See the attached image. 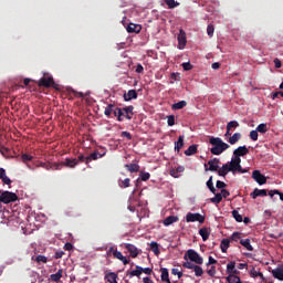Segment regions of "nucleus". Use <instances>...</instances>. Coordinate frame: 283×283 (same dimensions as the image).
<instances>
[{
	"label": "nucleus",
	"mask_w": 283,
	"mask_h": 283,
	"mask_svg": "<svg viewBox=\"0 0 283 283\" xmlns=\"http://www.w3.org/2000/svg\"><path fill=\"white\" fill-rule=\"evenodd\" d=\"M209 143L210 145H212V147L210 148V153L212 154V156H220L221 154H224V151H227L229 147H231L220 137H211L209 139Z\"/></svg>",
	"instance_id": "f257e3e1"
},
{
	"label": "nucleus",
	"mask_w": 283,
	"mask_h": 283,
	"mask_svg": "<svg viewBox=\"0 0 283 283\" xmlns=\"http://www.w3.org/2000/svg\"><path fill=\"white\" fill-rule=\"evenodd\" d=\"M19 200V196L14 192H10L8 190L0 191V202L3 205H10V202H17Z\"/></svg>",
	"instance_id": "f03ea898"
},
{
	"label": "nucleus",
	"mask_w": 283,
	"mask_h": 283,
	"mask_svg": "<svg viewBox=\"0 0 283 283\" xmlns=\"http://www.w3.org/2000/svg\"><path fill=\"white\" fill-rule=\"evenodd\" d=\"M185 258H188V260H190V262H195V264H202L205 262V259H202L196 250H188Z\"/></svg>",
	"instance_id": "7ed1b4c3"
},
{
	"label": "nucleus",
	"mask_w": 283,
	"mask_h": 283,
	"mask_svg": "<svg viewBox=\"0 0 283 283\" xmlns=\"http://www.w3.org/2000/svg\"><path fill=\"white\" fill-rule=\"evenodd\" d=\"M241 163H242L241 158L232 157L231 161H228L227 165H229L230 171L232 174H235L242 166Z\"/></svg>",
	"instance_id": "20e7f679"
},
{
	"label": "nucleus",
	"mask_w": 283,
	"mask_h": 283,
	"mask_svg": "<svg viewBox=\"0 0 283 283\" xmlns=\"http://www.w3.org/2000/svg\"><path fill=\"white\" fill-rule=\"evenodd\" d=\"M186 221L187 222H199L200 224H202V222H205V216H202L200 213L188 212L186 216Z\"/></svg>",
	"instance_id": "39448f33"
},
{
	"label": "nucleus",
	"mask_w": 283,
	"mask_h": 283,
	"mask_svg": "<svg viewBox=\"0 0 283 283\" xmlns=\"http://www.w3.org/2000/svg\"><path fill=\"white\" fill-rule=\"evenodd\" d=\"M187 46V33L182 29L179 30L178 34V50H185Z\"/></svg>",
	"instance_id": "423d86ee"
},
{
	"label": "nucleus",
	"mask_w": 283,
	"mask_h": 283,
	"mask_svg": "<svg viewBox=\"0 0 283 283\" xmlns=\"http://www.w3.org/2000/svg\"><path fill=\"white\" fill-rule=\"evenodd\" d=\"M57 165H60V169H63V167H69L70 169H74V167H76V165H78V159L66 158L64 161L59 163Z\"/></svg>",
	"instance_id": "0eeeda50"
},
{
	"label": "nucleus",
	"mask_w": 283,
	"mask_h": 283,
	"mask_svg": "<svg viewBox=\"0 0 283 283\" xmlns=\"http://www.w3.org/2000/svg\"><path fill=\"white\" fill-rule=\"evenodd\" d=\"M209 168H207V164L205 165L206 171H218L220 169V159L213 158L208 161Z\"/></svg>",
	"instance_id": "6e6552de"
},
{
	"label": "nucleus",
	"mask_w": 283,
	"mask_h": 283,
	"mask_svg": "<svg viewBox=\"0 0 283 283\" xmlns=\"http://www.w3.org/2000/svg\"><path fill=\"white\" fill-rule=\"evenodd\" d=\"M252 178L258 182V185H266V177L260 172V170H254L252 172Z\"/></svg>",
	"instance_id": "1a4fd4ad"
},
{
	"label": "nucleus",
	"mask_w": 283,
	"mask_h": 283,
	"mask_svg": "<svg viewBox=\"0 0 283 283\" xmlns=\"http://www.w3.org/2000/svg\"><path fill=\"white\" fill-rule=\"evenodd\" d=\"M40 167H42L43 169H46V171H50L51 169H52L53 171H59V170H61V165H60V164H56V163L52 164V163H50V161H48V163H41V164H40Z\"/></svg>",
	"instance_id": "9d476101"
},
{
	"label": "nucleus",
	"mask_w": 283,
	"mask_h": 283,
	"mask_svg": "<svg viewBox=\"0 0 283 283\" xmlns=\"http://www.w3.org/2000/svg\"><path fill=\"white\" fill-rule=\"evenodd\" d=\"M251 198L255 200L256 198H264V196H269V190L268 189H258L255 188L251 193Z\"/></svg>",
	"instance_id": "9b49d317"
},
{
	"label": "nucleus",
	"mask_w": 283,
	"mask_h": 283,
	"mask_svg": "<svg viewBox=\"0 0 283 283\" xmlns=\"http://www.w3.org/2000/svg\"><path fill=\"white\" fill-rule=\"evenodd\" d=\"M38 85L39 87H52V85H54V78L52 76L42 77L39 80Z\"/></svg>",
	"instance_id": "f8f14e48"
},
{
	"label": "nucleus",
	"mask_w": 283,
	"mask_h": 283,
	"mask_svg": "<svg viewBox=\"0 0 283 283\" xmlns=\"http://www.w3.org/2000/svg\"><path fill=\"white\" fill-rule=\"evenodd\" d=\"M124 248L128 251L132 258H138V254L140 253L138 251V248L132 243H125Z\"/></svg>",
	"instance_id": "ddd939ff"
},
{
	"label": "nucleus",
	"mask_w": 283,
	"mask_h": 283,
	"mask_svg": "<svg viewBox=\"0 0 283 283\" xmlns=\"http://www.w3.org/2000/svg\"><path fill=\"white\" fill-rule=\"evenodd\" d=\"M106 154H107L106 151L104 153L94 151L93 154L86 157V165H90L92 160H98V158H103L104 156H106Z\"/></svg>",
	"instance_id": "4468645a"
},
{
	"label": "nucleus",
	"mask_w": 283,
	"mask_h": 283,
	"mask_svg": "<svg viewBox=\"0 0 283 283\" xmlns=\"http://www.w3.org/2000/svg\"><path fill=\"white\" fill-rule=\"evenodd\" d=\"M126 30L129 34H138L143 30V27L140 24L129 23Z\"/></svg>",
	"instance_id": "2eb2a0df"
},
{
	"label": "nucleus",
	"mask_w": 283,
	"mask_h": 283,
	"mask_svg": "<svg viewBox=\"0 0 283 283\" xmlns=\"http://www.w3.org/2000/svg\"><path fill=\"white\" fill-rule=\"evenodd\" d=\"M249 154V148L247 146H240L233 151V157L234 158H240L241 156H247Z\"/></svg>",
	"instance_id": "dca6fc26"
},
{
	"label": "nucleus",
	"mask_w": 283,
	"mask_h": 283,
	"mask_svg": "<svg viewBox=\"0 0 283 283\" xmlns=\"http://www.w3.org/2000/svg\"><path fill=\"white\" fill-rule=\"evenodd\" d=\"M227 273L229 275H240V271L235 270V261H231L227 264Z\"/></svg>",
	"instance_id": "f3484780"
},
{
	"label": "nucleus",
	"mask_w": 283,
	"mask_h": 283,
	"mask_svg": "<svg viewBox=\"0 0 283 283\" xmlns=\"http://www.w3.org/2000/svg\"><path fill=\"white\" fill-rule=\"evenodd\" d=\"M138 98V92L136 90H129L127 93H124V101L129 102Z\"/></svg>",
	"instance_id": "a211bd4d"
},
{
	"label": "nucleus",
	"mask_w": 283,
	"mask_h": 283,
	"mask_svg": "<svg viewBox=\"0 0 283 283\" xmlns=\"http://www.w3.org/2000/svg\"><path fill=\"white\" fill-rule=\"evenodd\" d=\"M199 235H201L203 242H207V240H209V237L211 235V228L199 229Z\"/></svg>",
	"instance_id": "6ab92c4d"
},
{
	"label": "nucleus",
	"mask_w": 283,
	"mask_h": 283,
	"mask_svg": "<svg viewBox=\"0 0 283 283\" xmlns=\"http://www.w3.org/2000/svg\"><path fill=\"white\" fill-rule=\"evenodd\" d=\"M0 180L3 182V185H12V180L9 179L4 168H0Z\"/></svg>",
	"instance_id": "aec40b11"
},
{
	"label": "nucleus",
	"mask_w": 283,
	"mask_h": 283,
	"mask_svg": "<svg viewBox=\"0 0 283 283\" xmlns=\"http://www.w3.org/2000/svg\"><path fill=\"white\" fill-rule=\"evenodd\" d=\"M122 111L124 112V117L127 118L128 120H132V117L134 116V107L132 105L126 106L122 108Z\"/></svg>",
	"instance_id": "412c9836"
},
{
	"label": "nucleus",
	"mask_w": 283,
	"mask_h": 283,
	"mask_svg": "<svg viewBox=\"0 0 283 283\" xmlns=\"http://www.w3.org/2000/svg\"><path fill=\"white\" fill-rule=\"evenodd\" d=\"M230 168L228 164H224L221 168H218L217 172L218 176H221V178H227V175L229 174Z\"/></svg>",
	"instance_id": "4be33fe9"
},
{
	"label": "nucleus",
	"mask_w": 283,
	"mask_h": 283,
	"mask_svg": "<svg viewBox=\"0 0 283 283\" xmlns=\"http://www.w3.org/2000/svg\"><path fill=\"white\" fill-rule=\"evenodd\" d=\"M113 114L119 123H122L123 118L125 117V112H123V108L119 107H115Z\"/></svg>",
	"instance_id": "5701e85b"
},
{
	"label": "nucleus",
	"mask_w": 283,
	"mask_h": 283,
	"mask_svg": "<svg viewBox=\"0 0 283 283\" xmlns=\"http://www.w3.org/2000/svg\"><path fill=\"white\" fill-rule=\"evenodd\" d=\"M273 277L283 282V268H276L272 271Z\"/></svg>",
	"instance_id": "b1692460"
},
{
	"label": "nucleus",
	"mask_w": 283,
	"mask_h": 283,
	"mask_svg": "<svg viewBox=\"0 0 283 283\" xmlns=\"http://www.w3.org/2000/svg\"><path fill=\"white\" fill-rule=\"evenodd\" d=\"M125 167L130 174H138V171H140V166L138 164H127Z\"/></svg>",
	"instance_id": "393cba45"
},
{
	"label": "nucleus",
	"mask_w": 283,
	"mask_h": 283,
	"mask_svg": "<svg viewBox=\"0 0 283 283\" xmlns=\"http://www.w3.org/2000/svg\"><path fill=\"white\" fill-rule=\"evenodd\" d=\"M105 280H107V282L109 283H118V274L114 273V272H109L105 274Z\"/></svg>",
	"instance_id": "a878e982"
},
{
	"label": "nucleus",
	"mask_w": 283,
	"mask_h": 283,
	"mask_svg": "<svg viewBox=\"0 0 283 283\" xmlns=\"http://www.w3.org/2000/svg\"><path fill=\"white\" fill-rule=\"evenodd\" d=\"M242 138V134L240 133H234L232 136L229 137L228 143L230 145H235L239 143V140Z\"/></svg>",
	"instance_id": "bb28decb"
},
{
	"label": "nucleus",
	"mask_w": 283,
	"mask_h": 283,
	"mask_svg": "<svg viewBox=\"0 0 283 283\" xmlns=\"http://www.w3.org/2000/svg\"><path fill=\"white\" fill-rule=\"evenodd\" d=\"M195 154H198V145L193 144L188 147V149L185 150L186 156H193Z\"/></svg>",
	"instance_id": "cd10ccee"
},
{
	"label": "nucleus",
	"mask_w": 283,
	"mask_h": 283,
	"mask_svg": "<svg viewBox=\"0 0 283 283\" xmlns=\"http://www.w3.org/2000/svg\"><path fill=\"white\" fill-rule=\"evenodd\" d=\"M128 273L130 277H140V275H143V268L139 265H136V270H133Z\"/></svg>",
	"instance_id": "c85d7f7f"
},
{
	"label": "nucleus",
	"mask_w": 283,
	"mask_h": 283,
	"mask_svg": "<svg viewBox=\"0 0 283 283\" xmlns=\"http://www.w3.org/2000/svg\"><path fill=\"white\" fill-rule=\"evenodd\" d=\"M240 244L244 247L248 251H253V245H251V239H241Z\"/></svg>",
	"instance_id": "c756f323"
},
{
	"label": "nucleus",
	"mask_w": 283,
	"mask_h": 283,
	"mask_svg": "<svg viewBox=\"0 0 283 283\" xmlns=\"http://www.w3.org/2000/svg\"><path fill=\"white\" fill-rule=\"evenodd\" d=\"M161 282H167V283H171V281H169V270H167V268H161Z\"/></svg>",
	"instance_id": "7c9ffc66"
},
{
	"label": "nucleus",
	"mask_w": 283,
	"mask_h": 283,
	"mask_svg": "<svg viewBox=\"0 0 283 283\" xmlns=\"http://www.w3.org/2000/svg\"><path fill=\"white\" fill-rule=\"evenodd\" d=\"M115 108L116 106L114 104H108L104 111L105 116H107V118H112V114H114Z\"/></svg>",
	"instance_id": "2f4dec72"
},
{
	"label": "nucleus",
	"mask_w": 283,
	"mask_h": 283,
	"mask_svg": "<svg viewBox=\"0 0 283 283\" xmlns=\"http://www.w3.org/2000/svg\"><path fill=\"white\" fill-rule=\"evenodd\" d=\"M226 280L229 283H242V280H240V276L234 274H229Z\"/></svg>",
	"instance_id": "473e14b6"
},
{
	"label": "nucleus",
	"mask_w": 283,
	"mask_h": 283,
	"mask_svg": "<svg viewBox=\"0 0 283 283\" xmlns=\"http://www.w3.org/2000/svg\"><path fill=\"white\" fill-rule=\"evenodd\" d=\"M63 277V269H60L55 274H51L52 282H59Z\"/></svg>",
	"instance_id": "72a5a7b5"
},
{
	"label": "nucleus",
	"mask_w": 283,
	"mask_h": 283,
	"mask_svg": "<svg viewBox=\"0 0 283 283\" xmlns=\"http://www.w3.org/2000/svg\"><path fill=\"white\" fill-rule=\"evenodd\" d=\"M178 221V217L169 216L164 220L165 227H169V224H174V222Z\"/></svg>",
	"instance_id": "f704fd0d"
},
{
	"label": "nucleus",
	"mask_w": 283,
	"mask_h": 283,
	"mask_svg": "<svg viewBox=\"0 0 283 283\" xmlns=\"http://www.w3.org/2000/svg\"><path fill=\"white\" fill-rule=\"evenodd\" d=\"M213 205H220L222 202V193H216L214 197L210 199Z\"/></svg>",
	"instance_id": "c9c22d12"
},
{
	"label": "nucleus",
	"mask_w": 283,
	"mask_h": 283,
	"mask_svg": "<svg viewBox=\"0 0 283 283\" xmlns=\"http://www.w3.org/2000/svg\"><path fill=\"white\" fill-rule=\"evenodd\" d=\"M221 251H222V253H227V250L229 249V247H230V241H229V239H223L222 241H221Z\"/></svg>",
	"instance_id": "e433bc0d"
},
{
	"label": "nucleus",
	"mask_w": 283,
	"mask_h": 283,
	"mask_svg": "<svg viewBox=\"0 0 283 283\" xmlns=\"http://www.w3.org/2000/svg\"><path fill=\"white\" fill-rule=\"evenodd\" d=\"M206 185L211 193H216V187L213 186V176H210Z\"/></svg>",
	"instance_id": "4c0bfd02"
},
{
	"label": "nucleus",
	"mask_w": 283,
	"mask_h": 283,
	"mask_svg": "<svg viewBox=\"0 0 283 283\" xmlns=\"http://www.w3.org/2000/svg\"><path fill=\"white\" fill-rule=\"evenodd\" d=\"M192 271L195 272V275L197 277H201V275L205 273V271L202 270V266L200 265H195Z\"/></svg>",
	"instance_id": "58836bf2"
},
{
	"label": "nucleus",
	"mask_w": 283,
	"mask_h": 283,
	"mask_svg": "<svg viewBox=\"0 0 283 283\" xmlns=\"http://www.w3.org/2000/svg\"><path fill=\"white\" fill-rule=\"evenodd\" d=\"M150 251H153V253H155V255H159L160 254V249L158 248V243L157 242H151L150 243Z\"/></svg>",
	"instance_id": "ea45409f"
},
{
	"label": "nucleus",
	"mask_w": 283,
	"mask_h": 283,
	"mask_svg": "<svg viewBox=\"0 0 283 283\" xmlns=\"http://www.w3.org/2000/svg\"><path fill=\"white\" fill-rule=\"evenodd\" d=\"M240 127V123L238 120H231L227 124L226 129H238Z\"/></svg>",
	"instance_id": "a19ab883"
},
{
	"label": "nucleus",
	"mask_w": 283,
	"mask_h": 283,
	"mask_svg": "<svg viewBox=\"0 0 283 283\" xmlns=\"http://www.w3.org/2000/svg\"><path fill=\"white\" fill-rule=\"evenodd\" d=\"M259 134H266L269 132V127H266V124L262 123L255 128Z\"/></svg>",
	"instance_id": "79ce46f5"
},
{
	"label": "nucleus",
	"mask_w": 283,
	"mask_h": 283,
	"mask_svg": "<svg viewBox=\"0 0 283 283\" xmlns=\"http://www.w3.org/2000/svg\"><path fill=\"white\" fill-rule=\"evenodd\" d=\"M132 180L129 178H126L124 180H120L118 186L122 188V189H127L130 185Z\"/></svg>",
	"instance_id": "37998d69"
},
{
	"label": "nucleus",
	"mask_w": 283,
	"mask_h": 283,
	"mask_svg": "<svg viewBox=\"0 0 283 283\" xmlns=\"http://www.w3.org/2000/svg\"><path fill=\"white\" fill-rule=\"evenodd\" d=\"M139 178L143 180V182H147V180L151 178V175L149 172L140 171Z\"/></svg>",
	"instance_id": "c03bdc74"
},
{
	"label": "nucleus",
	"mask_w": 283,
	"mask_h": 283,
	"mask_svg": "<svg viewBox=\"0 0 283 283\" xmlns=\"http://www.w3.org/2000/svg\"><path fill=\"white\" fill-rule=\"evenodd\" d=\"M35 262H38V264H41V262L42 264H48V256L39 254L35 258Z\"/></svg>",
	"instance_id": "a18cd8bd"
},
{
	"label": "nucleus",
	"mask_w": 283,
	"mask_h": 283,
	"mask_svg": "<svg viewBox=\"0 0 283 283\" xmlns=\"http://www.w3.org/2000/svg\"><path fill=\"white\" fill-rule=\"evenodd\" d=\"M269 196L270 198H273V196H280V200L283 201V193L280 190H270Z\"/></svg>",
	"instance_id": "49530a36"
},
{
	"label": "nucleus",
	"mask_w": 283,
	"mask_h": 283,
	"mask_svg": "<svg viewBox=\"0 0 283 283\" xmlns=\"http://www.w3.org/2000/svg\"><path fill=\"white\" fill-rule=\"evenodd\" d=\"M232 216L237 222H242V220H243L242 214H240V212L238 210H233Z\"/></svg>",
	"instance_id": "de8ad7c7"
},
{
	"label": "nucleus",
	"mask_w": 283,
	"mask_h": 283,
	"mask_svg": "<svg viewBox=\"0 0 283 283\" xmlns=\"http://www.w3.org/2000/svg\"><path fill=\"white\" fill-rule=\"evenodd\" d=\"M164 2L166 3V6H168V8L174 9L178 7V2H176V0H164Z\"/></svg>",
	"instance_id": "09e8293b"
},
{
	"label": "nucleus",
	"mask_w": 283,
	"mask_h": 283,
	"mask_svg": "<svg viewBox=\"0 0 283 283\" xmlns=\"http://www.w3.org/2000/svg\"><path fill=\"white\" fill-rule=\"evenodd\" d=\"M230 240H232L233 242H238V240H242V233L233 232L232 235L230 237Z\"/></svg>",
	"instance_id": "8fccbe9b"
},
{
	"label": "nucleus",
	"mask_w": 283,
	"mask_h": 283,
	"mask_svg": "<svg viewBox=\"0 0 283 283\" xmlns=\"http://www.w3.org/2000/svg\"><path fill=\"white\" fill-rule=\"evenodd\" d=\"M250 275L251 277H260V275H262V272H260V270H256L255 268H252L250 271Z\"/></svg>",
	"instance_id": "3c124183"
},
{
	"label": "nucleus",
	"mask_w": 283,
	"mask_h": 283,
	"mask_svg": "<svg viewBox=\"0 0 283 283\" xmlns=\"http://www.w3.org/2000/svg\"><path fill=\"white\" fill-rule=\"evenodd\" d=\"M167 123L169 127H174V125H176V117L174 115L168 116Z\"/></svg>",
	"instance_id": "603ef678"
},
{
	"label": "nucleus",
	"mask_w": 283,
	"mask_h": 283,
	"mask_svg": "<svg viewBox=\"0 0 283 283\" xmlns=\"http://www.w3.org/2000/svg\"><path fill=\"white\" fill-rule=\"evenodd\" d=\"M34 157H32V155H28V154H22L21 156V160L22 163H30V160H32Z\"/></svg>",
	"instance_id": "864d4df0"
},
{
	"label": "nucleus",
	"mask_w": 283,
	"mask_h": 283,
	"mask_svg": "<svg viewBox=\"0 0 283 283\" xmlns=\"http://www.w3.org/2000/svg\"><path fill=\"white\" fill-rule=\"evenodd\" d=\"M181 66L184 67L185 72H189V70H193V65H191L190 62H184Z\"/></svg>",
	"instance_id": "5fc2aeb1"
},
{
	"label": "nucleus",
	"mask_w": 283,
	"mask_h": 283,
	"mask_svg": "<svg viewBox=\"0 0 283 283\" xmlns=\"http://www.w3.org/2000/svg\"><path fill=\"white\" fill-rule=\"evenodd\" d=\"M213 32H216V29L213 28V24H209L208 28H207L208 36H213Z\"/></svg>",
	"instance_id": "6e6d98bb"
},
{
	"label": "nucleus",
	"mask_w": 283,
	"mask_h": 283,
	"mask_svg": "<svg viewBox=\"0 0 283 283\" xmlns=\"http://www.w3.org/2000/svg\"><path fill=\"white\" fill-rule=\"evenodd\" d=\"M208 275L210 277H216V265H212L208 271H207Z\"/></svg>",
	"instance_id": "4d7b16f0"
},
{
	"label": "nucleus",
	"mask_w": 283,
	"mask_h": 283,
	"mask_svg": "<svg viewBox=\"0 0 283 283\" xmlns=\"http://www.w3.org/2000/svg\"><path fill=\"white\" fill-rule=\"evenodd\" d=\"M169 175L172 176V178H178V168H170Z\"/></svg>",
	"instance_id": "13d9d810"
},
{
	"label": "nucleus",
	"mask_w": 283,
	"mask_h": 283,
	"mask_svg": "<svg viewBox=\"0 0 283 283\" xmlns=\"http://www.w3.org/2000/svg\"><path fill=\"white\" fill-rule=\"evenodd\" d=\"M258 130L255 129V130H251L250 132V138H251V140H258Z\"/></svg>",
	"instance_id": "bf43d9fd"
},
{
	"label": "nucleus",
	"mask_w": 283,
	"mask_h": 283,
	"mask_svg": "<svg viewBox=\"0 0 283 283\" xmlns=\"http://www.w3.org/2000/svg\"><path fill=\"white\" fill-rule=\"evenodd\" d=\"M196 264H193L191 261H187L182 264L184 269H192Z\"/></svg>",
	"instance_id": "052dcab7"
},
{
	"label": "nucleus",
	"mask_w": 283,
	"mask_h": 283,
	"mask_svg": "<svg viewBox=\"0 0 283 283\" xmlns=\"http://www.w3.org/2000/svg\"><path fill=\"white\" fill-rule=\"evenodd\" d=\"M114 258H116V260H120L123 259L125 255H123V253L118 250L114 251V254H113Z\"/></svg>",
	"instance_id": "680f3d73"
},
{
	"label": "nucleus",
	"mask_w": 283,
	"mask_h": 283,
	"mask_svg": "<svg viewBox=\"0 0 283 283\" xmlns=\"http://www.w3.org/2000/svg\"><path fill=\"white\" fill-rule=\"evenodd\" d=\"M217 189H224V187H227V184H224V181H220L218 180L216 184Z\"/></svg>",
	"instance_id": "e2e57ef3"
},
{
	"label": "nucleus",
	"mask_w": 283,
	"mask_h": 283,
	"mask_svg": "<svg viewBox=\"0 0 283 283\" xmlns=\"http://www.w3.org/2000/svg\"><path fill=\"white\" fill-rule=\"evenodd\" d=\"M182 147H185V142H184V138L182 136H179L178 138V149H182Z\"/></svg>",
	"instance_id": "0e129e2a"
},
{
	"label": "nucleus",
	"mask_w": 283,
	"mask_h": 283,
	"mask_svg": "<svg viewBox=\"0 0 283 283\" xmlns=\"http://www.w3.org/2000/svg\"><path fill=\"white\" fill-rule=\"evenodd\" d=\"M122 138H127V140H132V133L122 132Z\"/></svg>",
	"instance_id": "69168bd1"
},
{
	"label": "nucleus",
	"mask_w": 283,
	"mask_h": 283,
	"mask_svg": "<svg viewBox=\"0 0 283 283\" xmlns=\"http://www.w3.org/2000/svg\"><path fill=\"white\" fill-rule=\"evenodd\" d=\"M258 277H259V283H271L266 277H264V274L262 273Z\"/></svg>",
	"instance_id": "338daca9"
},
{
	"label": "nucleus",
	"mask_w": 283,
	"mask_h": 283,
	"mask_svg": "<svg viewBox=\"0 0 283 283\" xmlns=\"http://www.w3.org/2000/svg\"><path fill=\"white\" fill-rule=\"evenodd\" d=\"M221 196H222V198H229V196H231V192H229V190H227V189H222Z\"/></svg>",
	"instance_id": "774afa93"
}]
</instances>
